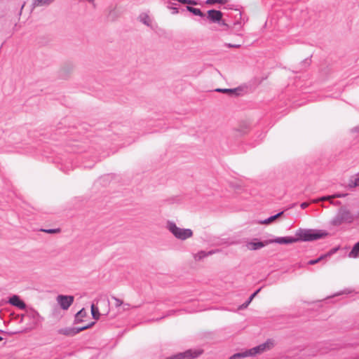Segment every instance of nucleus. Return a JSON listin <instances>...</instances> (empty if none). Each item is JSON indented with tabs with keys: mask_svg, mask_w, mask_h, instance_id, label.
I'll return each instance as SVG.
<instances>
[{
	"mask_svg": "<svg viewBox=\"0 0 359 359\" xmlns=\"http://www.w3.org/2000/svg\"><path fill=\"white\" fill-rule=\"evenodd\" d=\"M121 306H122V311H127V310L130 309V305L128 303H123Z\"/></svg>",
	"mask_w": 359,
	"mask_h": 359,
	"instance_id": "26",
	"label": "nucleus"
},
{
	"mask_svg": "<svg viewBox=\"0 0 359 359\" xmlns=\"http://www.w3.org/2000/svg\"><path fill=\"white\" fill-rule=\"evenodd\" d=\"M91 313L93 318L95 320H98L100 318V311L97 306H96L94 304L91 305Z\"/></svg>",
	"mask_w": 359,
	"mask_h": 359,
	"instance_id": "17",
	"label": "nucleus"
},
{
	"mask_svg": "<svg viewBox=\"0 0 359 359\" xmlns=\"http://www.w3.org/2000/svg\"><path fill=\"white\" fill-rule=\"evenodd\" d=\"M8 303L12 306H16L20 309L24 310L26 309L25 303L20 299L18 295H13L8 299Z\"/></svg>",
	"mask_w": 359,
	"mask_h": 359,
	"instance_id": "7",
	"label": "nucleus"
},
{
	"mask_svg": "<svg viewBox=\"0 0 359 359\" xmlns=\"http://www.w3.org/2000/svg\"><path fill=\"white\" fill-rule=\"evenodd\" d=\"M357 218V214L354 215L346 206L341 207L334 217L330 221V224L334 226H339L343 224H351Z\"/></svg>",
	"mask_w": 359,
	"mask_h": 359,
	"instance_id": "3",
	"label": "nucleus"
},
{
	"mask_svg": "<svg viewBox=\"0 0 359 359\" xmlns=\"http://www.w3.org/2000/svg\"><path fill=\"white\" fill-rule=\"evenodd\" d=\"M357 175H359V172L357 173Z\"/></svg>",
	"mask_w": 359,
	"mask_h": 359,
	"instance_id": "39",
	"label": "nucleus"
},
{
	"mask_svg": "<svg viewBox=\"0 0 359 359\" xmlns=\"http://www.w3.org/2000/svg\"><path fill=\"white\" fill-rule=\"evenodd\" d=\"M4 332L2 330L0 329V333Z\"/></svg>",
	"mask_w": 359,
	"mask_h": 359,
	"instance_id": "38",
	"label": "nucleus"
},
{
	"mask_svg": "<svg viewBox=\"0 0 359 359\" xmlns=\"http://www.w3.org/2000/svg\"><path fill=\"white\" fill-rule=\"evenodd\" d=\"M3 340V337L0 336V341Z\"/></svg>",
	"mask_w": 359,
	"mask_h": 359,
	"instance_id": "37",
	"label": "nucleus"
},
{
	"mask_svg": "<svg viewBox=\"0 0 359 359\" xmlns=\"http://www.w3.org/2000/svg\"><path fill=\"white\" fill-rule=\"evenodd\" d=\"M57 302L61 309L67 310L74 302V297L71 295L60 294L57 297Z\"/></svg>",
	"mask_w": 359,
	"mask_h": 359,
	"instance_id": "5",
	"label": "nucleus"
},
{
	"mask_svg": "<svg viewBox=\"0 0 359 359\" xmlns=\"http://www.w3.org/2000/svg\"><path fill=\"white\" fill-rule=\"evenodd\" d=\"M260 290H261V288H259L254 293H252V294L254 295V297H255L256 295L260 292Z\"/></svg>",
	"mask_w": 359,
	"mask_h": 359,
	"instance_id": "34",
	"label": "nucleus"
},
{
	"mask_svg": "<svg viewBox=\"0 0 359 359\" xmlns=\"http://www.w3.org/2000/svg\"><path fill=\"white\" fill-rule=\"evenodd\" d=\"M187 4L189 5H197L198 3L195 0H187Z\"/></svg>",
	"mask_w": 359,
	"mask_h": 359,
	"instance_id": "29",
	"label": "nucleus"
},
{
	"mask_svg": "<svg viewBox=\"0 0 359 359\" xmlns=\"http://www.w3.org/2000/svg\"><path fill=\"white\" fill-rule=\"evenodd\" d=\"M359 186V175H355L351 177L348 182V187L350 188H354Z\"/></svg>",
	"mask_w": 359,
	"mask_h": 359,
	"instance_id": "14",
	"label": "nucleus"
},
{
	"mask_svg": "<svg viewBox=\"0 0 359 359\" xmlns=\"http://www.w3.org/2000/svg\"><path fill=\"white\" fill-rule=\"evenodd\" d=\"M237 88L234 89H230V88H217L216 89V91L217 92H222V93H234L236 91H237Z\"/></svg>",
	"mask_w": 359,
	"mask_h": 359,
	"instance_id": "21",
	"label": "nucleus"
},
{
	"mask_svg": "<svg viewBox=\"0 0 359 359\" xmlns=\"http://www.w3.org/2000/svg\"><path fill=\"white\" fill-rule=\"evenodd\" d=\"M348 257L351 258L359 257V241L353 245L352 250L348 253Z\"/></svg>",
	"mask_w": 359,
	"mask_h": 359,
	"instance_id": "13",
	"label": "nucleus"
},
{
	"mask_svg": "<svg viewBox=\"0 0 359 359\" xmlns=\"http://www.w3.org/2000/svg\"><path fill=\"white\" fill-rule=\"evenodd\" d=\"M308 205H309V203H308L304 202V203H302L301 204V208L304 209V208H306V207H308Z\"/></svg>",
	"mask_w": 359,
	"mask_h": 359,
	"instance_id": "31",
	"label": "nucleus"
},
{
	"mask_svg": "<svg viewBox=\"0 0 359 359\" xmlns=\"http://www.w3.org/2000/svg\"><path fill=\"white\" fill-rule=\"evenodd\" d=\"M174 312H175V311H170L168 313L167 316H170V315H171L172 313H173Z\"/></svg>",
	"mask_w": 359,
	"mask_h": 359,
	"instance_id": "35",
	"label": "nucleus"
},
{
	"mask_svg": "<svg viewBox=\"0 0 359 359\" xmlns=\"http://www.w3.org/2000/svg\"><path fill=\"white\" fill-rule=\"evenodd\" d=\"M166 229L175 238L180 241H185L193 236L191 229L178 227L173 221L168 220L166 222Z\"/></svg>",
	"mask_w": 359,
	"mask_h": 359,
	"instance_id": "4",
	"label": "nucleus"
},
{
	"mask_svg": "<svg viewBox=\"0 0 359 359\" xmlns=\"http://www.w3.org/2000/svg\"><path fill=\"white\" fill-rule=\"evenodd\" d=\"M112 299L115 302V306L116 308L121 307L122 306V304L123 303L122 300H121V299H118V298H116L115 297H112Z\"/></svg>",
	"mask_w": 359,
	"mask_h": 359,
	"instance_id": "24",
	"label": "nucleus"
},
{
	"mask_svg": "<svg viewBox=\"0 0 359 359\" xmlns=\"http://www.w3.org/2000/svg\"><path fill=\"white\" fill-rule=\"evenodd\" d=\"M170 10H172V14H177L179 13V10L176 7H168Z\"/></svg>",
	"mask_w": 359,
	"mask_h": 359,
	"instance_id": "27",
	"label": "nucleus"
},
{
	"mask_svg": "<svg viewBox=\"0 0 359 359\" xmlns=\"http://www.w3.org/2000/svg\"><path fill=\"white\" fill-rule=\"evenodd\" d=\"M283 214V211L277 213L276 215L271 216L269 218L262 221L261 224H268L271 223V222L274 221L276 219L278 218Z\"/></svg>",
	"mask_w": 359,
	"mask_h": 359,
	"instance_id": "16",
	"label": "nucleus"
},
{
	"mask_svg": "<svg viewBox=\"0 0 359 359\" xmlns=\"http://www.w3.org/2000/svg\"><path fill=\"white\" fill-rule=\"evenodd\" d=\"M357 218H359V211L357 212Z\"/></svg>",
	"mask_w": 359,
	"mask_h": 359,
	"instance_id": "36",
	"label": "nucleus"
},
{
	"mask_svg": "<svg viewBox=\"0 0 359 359\" xmlns=\"http://www.w3.org/2000/svg\"><path fill=\"white\" fill-rule=\"evenodd\" d=\"M55 0H33V7H41L50 5Z\"/></svg>",
	"mask_w": 359,
	"mask_h": 359,
	"instance_id": "11",
	"label": "nucleus"
},
{
	"mask_svg": "<svg viewBox=\"0 0 359 359\" xmlns=\"http://www.w3.org/2000/svg\"><path fill=\"white\" fill-rule=\"evenodd\" d=\"M327 256H328V255H321L320 257H319L317 259H311L308 262V264H309V265L316 264L318 263L319 262H320L321 260H323L325 257H327Z\"/></svg>",
	"mask_w": 359,
	"mask_h": 359,
	"instance_id": "20",
	"label": "nucleus"
},
{
	"mask_svg": "<svg viewBox=\"0 0 359 359\" xmlns=\"http://www.w3.org/2000/svg\"><path fill=\"white\" fill-rule=\"evenodd\" d=\"M254 298V295L251 294L248 299L240 306V309H243L247 308Z\"/></svg>",
	"mask_w": 359,
	"mask_h": 359,
	"instance_id": "23",
	"label": "nucleus"
},
{
	"mask_svg": "<svg viewBox=\"0 0 359 359\" xmlns=\"http://www.w3.org/2000/svg\"><path fill=\"white\" fill-rule=\"evenodd\" d=\"M226 46L229 48H239L241 47L240 44H232V43H226Z\"/></svg>",
	"mask_w": 359,
	"mask_h": 359,
	"instance_id": "28",
	"label": "nucleus"
},
{
	"mask_svg": "<svg viewBox=\"0 0 359 359\" xmlns=\"http://www.w3.org/2000/svg\"><path fill=\"white\" fill-rule=\"evenodd\" d=\"M267 243H270L269 241L262 242L257 241V240H255L251 242H248L246 244V247L250 250H256L262 248H264Z\"/></svg>",
	"mask_w": 359,
	"mask_h": 359,
	"instance_id": "8",
	"label": "nucleus"
},
{
	"mask_svg": "<svg viewBox=\"0 0 359 359\" xmlns=\"http://www.w3.org/2000/svg\"><path fill=\"white\" fill-rule=\"evenodd\" d=\"M346 194H336L332 196H323L320 198V201L331 200L334 198H344L346 196Z\"/></svg>",
	"mask_w": 359,
	"mask_h": 359,
	"instance_id": "18",
	"label": "nucleus"
},
{
	"mask_svg": "<svg viewBox=\"0 0 359 359\" xmlns=\"http://www.w3.org/2000/svg\"><path fill=\"white\" fill-rule=\"evenodd\" d=\"M103 304H104L105 306H108L109 305V302L108 300L104 299H103Z\"/></svg>",
	"mask_w": 359,
	"mask_h": 359,
	"instance_id": "32",
	"label": "nucleus"
},
{
	"mask_svg": "<svg viewBox=\"0 0 359 359\" xmlns=\"http://www.w3.org/2000/svg\"><path fill=\"white\" fill-rule=\"evenodd\" d=\"M330 203L333 204L334 205H341V202H340V201H336V202H333V201H332V199H331V200H330Z\"/></svg>",
	"mask_w": 359,
	"mask_h": 359,
	"instance_id": "30",
	"label": "nucleus"
},
{
	"mask_svg": "<svg viewBox=\"0 0 359 359\" xmlns=\"http://www.w3.org/2000/svg\"><path fill=\"white\" fill-rule=\"evenodd\" d=\"M352 131L354 133L359 132V126H356L352 129Z\"/></svg>",
	"mask_w": 359,
	"mask_h": 359,
	"instance_id": "33",
	"label": "nucleus"
},
{
	"mask_svg": "<svg viewBox=\"0 0 359 359\" xmlns=\"http://www.w3.org/2000/svg\"><path fill=\"white\" fill-rule=\"evenodd\" d=\"M216 251L215 250H210V251H208V252H205V251H200L198 252V253L195 254L194 255V259L196 260H201L202 259H203L204 257H207V256H209V255H211L214 253H215Z\"/></svg>",
	"mask_w": 359,
	"mask_h": 359,
	"instance_id": "12",
	"label": "nucleus"
},
{
	"mask_svg": "<svg viewBox=\"0 0 359 359\" xmlns=\"http://www.w3.org/2000/svg\"><path fill=\"white\" fill-rule=\"evenodd\" d=\"M186 8L188 11H189L190 13H193L195 15L200 16L201 18L205 17V14L199 8H194L189 6H187Z\"/></svg>",
	"mask_w": 359,
	"mask_h": 359,
	"instance_id": "15",
	"label": "nucleus"
},
{
	"mask_svg": "<svg viewBox=\"0 0 359 359\" xmlns=\"http://www.w3.org/2000/svg\"><path fill=\"white\" fill-rule=\"evenodd\" d=\"M274 346V340L273 339H268L264 343L261 344L255 347L240 353H234L229 358V359H240L250 356H255L257 354H260L266 351L271 349Z\"/></svg>",
	"mask_w": 359,
	"mask_h": 359,
	"instance_id": "2",
	"label": "nucleus"
},
{
	"mask_svg": "<svg viewBox=\"0 0 359 359\" xmlns=\"http://www.w3.org/2000/svg\"><path fill=\"white\" fill-rule=\"evenodd\" d=\"M228 1V0H206L207 4H224Z\"/></svg>",
	"mask_w": 359,
	"mask_h": 359,
	"instance_id": "22",
	"label": "nucleus"
},
{
	"mask_svg": "<svg viewBox=\"0 0 359 359\" xmlns=\"http://www.w3.org/2000/svg\"><path fill=\"white\" fill-rule=\"evenodd\" d=\"M327 235V233L323 230L299 229L296 231V237H277L273 240H270L269 243H276L278 244H291L298 241H313L322 238Z\"/></svg>",
	"mask_w": 359,
	"mask_h": 359,
	"instance_id": "1",
	"label": "nucleus"
},
{
	"mask_svg": "<svg viewBox=\"0 0 359 359\" xmlns=\"http://www.w3.org/2000/svg\"><path fill=\"white\" fill-rule=\"evenodd\" d=\"M207 18L211 22L219 23L222 18V13L220 11L209 10Z\"/></svg>",
	"mask_w": 359,
	"mask_h": 359,
	"instance_id": "6",
	"label": "nucleus"
},
{
	"mask_svg": "<svg viewBox=\"0 0 359 359\" xmlns=\"http://www.w3.org/2000/svg\"><path fill=\"white\" fill-rule=\"evenodd\" d=\"M86 316V311H85L84 309H82L79 312H77V313L76 314L75 320L76 321L81 320V318L83 317H85Z\"/></svg>",
	"mask_w": 359,
	"mask_h": 359,
	"instance_id": "19",
	"label": "nucleus"
},
{
	"mask_svg": "<svg viewBox=\"0 0 359 359\" xmlns=\"http://www.w3.org/2000/svg\"><path fill=\"white\" fill-rule=\"evenodd\" d=\"M138 20L143 23L144 25L151 27V20L149 15L146 13H141L139 17Z\"/></svg>",
	"mask_w": 359,
	"mask_h": 359,
	"instance_id": "10",
	"label": "nucleus"
},
{
	"mask_svg": "<svg viewBox=\"0 0 359 359\" xmlns=\"http://www.w3.org/2000/svg\"><path fill=\"white\" fill-rule=\"evenodd\" d=\"M42 231H43L46 233H54L58 232L59 229H43Z\"/></svg>",
	"mask_w": 359,
	"mask_h": 359,
	"instance_id": "25",
	"label": "nucleus"
},
{
	"mask_svg": "<svg viewBox=\"0 0 359 359\" xmlns=\"http://www.w3.org/2000/svg\"><path fill=\"white\" fill-rule=\"evenodd\" d=\"M94 324H95V323L93 322L90 324H88V325L82 326V327H73V328L66 330L65 332V334H67V335H74L84 330H86V329L90 327Z\"/></svg>",
	"mask_w": 359,
	"mask_h": 359,
	"instance_id": "9",
	"label": "nucleus"
}]
</instances>
